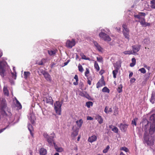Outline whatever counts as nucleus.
<instances>
[{
	"mask_svg": "<svg viewBox=\"0 0 155 155\" xmlns=\"http://www.w3.org/2000/svg\"><path fill=\"white\" fill-rule=\"evenodd\" d=\"M151 125L149 130V134L152 135L155 131V114H152L150 117Z\"/></svg>",
	"mask_w": 155,
	"mask_h": 155,
	"instance_id": "nucleus-1",
	"label": "nucleus"
},
{
	"mask_svg": "<svg viewBox=\"0 0 155 155\" xmlns=\"http://www.w3.org/2000/svg\"><path fill=\"white\" fill-rule=\"evenodd\" d=\"M63 103V100L61 102L58 101H56L54 103V110L56 113L59 115H60L61 114V107Z\"/></svg>",
	"mask_w": 155,
	"mask_h": 155,
	"instance_id": "nucleus-2",
	"label": "nucleus"
},
{
	"mask_svg": "<svg viewBox=\"0 0 155 155\" xmlns=\"http://www.w3.org/2000/svg\"><path fill=\"white\" fill-rule=\"evenodd\" d=\"M7 64V63L1 61H0V74L2 77H4L5 72V67Z\"/></svg>",
	"mask_w": 155,
	"mask_h": 155,
	"instance_id": "nucleus-3",
	"label": "nucleus"
},
{
	"mask_svg": "<svg viewBox=\"0 0 155 155\" xmlns=\"http://www.w3.org/2000/svg\"><path fill=\"white\" fill-rule=\"evenodd\" d=\"M148 135L146 131L144 133V140L146 141L147 144L149 146H152L154 144V139L151 137L150 140H149L148 138Z\"/></svg>",
	"mask_w": 155,
	"mask_h": 155,
	"instance_id": "nucleus-4",
	"label": "nucleus"
},
{
	"mask_svg": "<svg viewBox=\"0 0 155 155\" xmlns=\"http://www.w3.org/2000/svg\"><path fill=\"white\" fill-rule=\"evenodd\" d=\"M99 36L100 38L105 41H109L111 40L110 36L104 32H101L99 34Z\"/></svg>",
	"mask_w": 155,
	"mask_h": 155,
	"instance_id": "nucleus-5",
	"label": "nucleus"
},
{
	"mask_svg": "<svg viewBox=\"0 0 155 155\" xmlns=\"http://www.w3.org/2000/svg\"><path fill=\"white\" fill-rule=\"evenodd\" d=\"M43 101L47 104H53V101L51 97L49 95H48L43 98Z\"/></svg>",
	"mask_w": 155,
	"mask_h": 155,
	"instance_id": "nucleus-6",
	"label": "nucleus"
},
{
	"mask_svg": "<svg viewBox=\"0 0 155 155\" xmlns=\"http://www.w3.org/2000/svg\"><path fill=\"white\" fill-rule=\"evenodd\" d=\"M75 45V42L74 39H72L71 41L68 40L66 42V46L68 48H71Z\"/></svg>",
	"mask_w": 155,
	"mask_h": 155,
	"instance_id": "nucleus-7",
	"label": "nucleus"
},
{
	"mask_svg": "<svg viewBox=\"0 0 155 155\" xmlns=\"http://www.w3.org/2000/svg\"><path fill=\"white\" fill-rule=\"evenodd\" d=\"M105 83L104 80V78L102 76L99 81L96 84L97 87L98 88L103 86H105Z\"/></svg>",
	"mask_w": 155,
	"mask_h": 155,
	"instance_id": "nucleus-8",
	"label": "nucleus"
},
{
	"mask_svg": "<svg viewBox=\"0 0 155 155\" xmlns=\"http://www.w3.org/2000/svg\"><path fill=\"white\" fill-rule=\"evenodd\" d=\"M141 45H136L132 46L133 52L135 53L138 52L140 49Z\"/></svg>",
	"mask_w": 155,
	"mask_h": 155,
	"instance_id": "nucleus-9",
	"label": "nucleus"
},
{
	"mask_svg": "<svg viewBox=\"0 0 155 155\" xmlns=\"http://www.w3.org/2000/svg\"><path fill=\"white\" fill-rule=\"evenodd\" d=\"M97 136L95 135H94L89 137L88 141L89 142L92 143L96 141L97 140Z\"/></svg>",
	"mask_w": 155,
	"mask_h": 155,
	"instance_id": "nucleus-10",
	"label": "nucleus"
},
{
	"mask_svg": "<svg viewBox=\"0 0 155 155\" xmlns=\"http://www.w3.org/2000/svg\"><path fill=\"white\" fill-rule=\"evenodd\" d=\"M128 125L127 124H123L122 123L120 124L119 126V127L120 130L123 132H125L128 127Z\"/></svg>",
	"mask_w": 155,
	"mask_h": 155,
	"instance_id": "nucleus-11",
	"label": "nucleus"
},
{
	"mask_svg": "<svg viewBox=\"0 0 155 155\" xmlns=\"http://www.w3.org/2000/svg\"><path fill=\"white\" fill-rule=\"evenodd\" d=\"M54 138L53 136H50L47 139V141L49 144L52 145L53 143L54 145L55 144L53 139Z\"/></svg>",
	"mask_w": 155,
	"mask_h": 155,
	"instance_id": "nucleus-12",
	"label": "nucleus"
},
{
	"mask_svg": "<svg viewBox=\"0 0 155 155\" xmlns=\"http://www.w3.org/2000/svg\"><path fill=\"white\" fill-rule=\"evenodd\" d=\"M44 77L47 81L49 82H51V78L50 75L48 73V72L44 74Z\"/></svg>",
	"mask_w": 155,
	"mask_h": 155,
	"instance_id": "nucleus-13",
	"label": "nucleus"
},
{
	"mask_svg": "<svg viewBox=\"0 0 155 155\" xmlns=\"http://www.w3.org/2000/svg\"><path fill=\"white\" fill-rule=\"evenodd\" d=\"M95 119L97 120L100 124H101L103 122V119L101 116L98 114L96 115Z\"/></svg>",
	"mask_w": 155,
	"mask_h": 155,
	"instance_id": "nucleus-14",
	"label": "nucleus"
},
{
	"mask_svg": "<svg viewBox=\"0 0 155 155\" xmlns=\"http://www.w3.org/2000/svg\"><path fill=\"white\" fill-rule=\"evenodd\" d=\"M93 43L94 45L96 47L97 50L99 51H102L103 49L100 45L96 41H94Z\"/></svg>",
	"mask_w": 155,
	"mask_h": 155,
	"instance_id": "nucleus-15",
	"label": "nucleus"
},
{
	"mask_svg": "<svg viewBox=\"0 0 155 155\" xmlns=\"http://www.w3.org/2000/svg\"><path fill=\"white\" fill-rule=\"evenodd\" d=\"M123 35L125 37V38H127V39H129V30H128V31L125 30L124 31V30H123Z\"/></svg>",
	"mask_w": 155,
	"mask_h": 155,
	"instance_id": "nucleus-16",
	"label": "nucleus"
},
{
	"mask_svg": "<svg viewBox=\"0 0 155 155\" xmlns=\"http://www.w3.org/2000/svg\"><path fill=\"white\" fill-rule=\"evenodd\" d=\"M39 152L41 155H46L47 153V151L46 149L41 148L40 149Z\"/></svg>",
	"mask_w": 155,
	"mask_h": 155,
	"instance_id": "nucleus-17",
	"label": "nucleus"
},
{
	"mask_svg": "<svg viewBox=\"0 0 155 155\" xmlns=\"http://www.w3.org/2000/svg\"><path fill=\"white\" fill-rule=\"evenodd\" d=\"M150 101L152 104H154L155 102V92H153L151 94V96Z\"/></svg>",
	"mask_w": 155,
	"mask_h": 155,
	"instance_id": "nucleus-18",
	"label": "nucleus"
},
{
	"mask_svg": "<svg viewBox=\"0 0 155 155\" xmlns=\"http://www.w3.org/2000/svg\"><path fill=\"white\" fill-rule=\"evenodd\" d=\"M76 123L78 126L80 128L81 127L83 123V121L82 119H80L79 120L76 121Z\"/></svg>",
	"mask_w": 155,
	"mask_h": 155,
	"instance_id": "nucleus-19",
	"label": "nucleus"
},
{
	"mask_svg": "<svg viewBox=\"0 0 155 155\" xmlns=\"http://www.w3.org/2000/svg\"><path fill=\"white\" fill-rule=\"evenodd\" d=\"M3 91L5 95L8 96H9V91L7 87H4L3 88Z\"/></svg>",
	"mask_w": 155,
	"mask_h": 155,
	"instance_id": "nucleus-20",
	"label": "nucleus"
},
{
	"mask_svg": "<svg viewBox=\"0 0 155 155\" xmlns=\"http://www.w3.org/2000/svg\"><path fill=\"white\" fill-rule=\"evenodd\" d=\"M74 78L76 81L73 82V84L75 85H77L78 84V75H75Z\"/></svg>",
	"mask_w": 155,
	"mask_h": 155,
	"instance_id": "nucleus-21",
	"label": "nucleus"
},
{
	"mask_svg": "<svg viewBox=\"0 0 155 155\" xmlns=\"http://www.w3.org/2000/svg\"><path fill=\"white\" fill-rule=\"evenodd\" d=\"M30 73L29 71H25L24 72V78L27 79L28 77L30 76Z\"/></svg>",
	"mask_w": 155,
	"mask_h": 155,
	"instance_id": "nucleus-22",
	"label": "nucleus"
},
{
	"mask_svg": "<svg viewBox=\"0 0 155 155\" xmlns=\"http://www.w3.org/2000/svg\"><path fill=\"white\" fill-rule=\"evenodd\" d=\"M131 61L132 62L130 64V66L131 67H134L136 64V60L134 58H133L132 59Z\"/></svg>",
	"mask_w": 155,
	"mask_h": 155,
	"instance_id": "nucleus-23",
	"label": "nucleus"
},
{
	"mask_svg": "<svg viewBox=\"0 0 155 155\" xmlns=\"http://www.w3.org/2000/svg\"><path fill=\"white\" fill-rule=\"evenodd\" d=\"M94 68L96 69V70L98 71L100 70V67L98 64L97 61H95L94 64Z\"/></svg>",
	"mask_w": 155,
	"mask_h": 155,
	"instance_id": "nucleus-24",
	"label": "nucleus"
},
{
	"mask_svg": "<svg viewBox=\"0 0 155 155\" xmlns=\"http://www.w3.org/2000/svg\"><path fill=\"white\" fill-rule=\"evenodd\" d=\"M139 22L142 26H143V25H144V24L145 22V20L144 18H141L139 20Z\"/></svg>",
	"mask_w": 155,
	"mask_h": 155,
	"instance_id": "nucleus-25",
	"label": "nucleus"
},
{
	"mask_svg": "<svg viewBox=\"0 0 155 155\" xmlns=\"http://www.w3.org/2000/svg\"><path fill=\"white\" fill-rule=\"evenodd\" d=\"M118 72V69H117L113 71V77L114 78H115L117 77V74Z\"/></svg>",
	"mask_w": 155,
	"mask_h": 155,
	"instance_id": "nucleus-26",
	"label": "nucleus"
},
{
	"mask_svg": "<svg viewBox=\"0 0 155 155\" xmlns=\"http://www.w3.org/2000/svg\"><path fill=\"white\" fill-rule=\"evenodd\" d=\"M151 7L152 8H155V0H152L150 1Z\"/></svg>",
	"mask_w": 155,
	"mask_h": 155,
	"instance_id": "nucleus-27",
	"label": "nucleus"
},
{
	"mask_svg": "<svg viewBox=\"0 0 155 155\" xmlns=\"http://www.w3.org/2000/svg\"><path fill=\"white\" fill-rule=\"evenodd\" d=\"M102 91L103 92L109 93L110 92V90L107 87H105L102 89Z\"/></svg>",
	"mask_w": 155,
	"mask_h": 155,
	"instance_id": "nucleus-28",
	"label": "nucleus"
},
{
	"mask_svg": "<svg viewBox=\"0 0 155 155\" xmlns=\"http://www.w3.org/2000/svg\"><path fill=\"white\" fill-rule=\"evenodd\" d=\"M78 130L76 129L74 130L73 132L71 135L72 136L75 137L77 136L78 134Z\"/></svg>",
	"mask_w": 155,
	"mask_h": 155,
	"instance_id": "nucleus-29",
	"label": "nucleus"
},
{
	"mask_svg": "<svg viewBox=\"0 0 155 155\" xmlns=\"http://www.w3.org/2000/svg\"><path fill=\"white\" fill-rule=\"evenodd\" d=\"M122 87L123 86L121 84H120V85H119L117 89V91L119 93H120L122 91Z\"/></svg>",
	"mask_w": 155,
	"mask_h": 155,
	"instance_id": "nucleus-30",
	"label": "nucleus"
},
{
	"mask_svg": "<svg viewBox=\"0 0 155 155\" xmlns=\"http://www.w3.org/2000/svg\"><path fill=\"white\" fill-rule=\"evenodd\" d=\"M93 105V103L92 102L89 101L86 103V105L88 108H90L91 106H92Z\"/></svg>",
	"mask_w": 155,
	"mask_h": 155,
	"instance_id": "nucleus-31",
	"label": "nucleus"
},
{
	"mask_svg": "<svg viewBox=\"0 0 155 155\" xmlns=\"http://www.w3.org/2000/svg\"><path fill=\"white\" fill-rule=\"evenodd\" d=\"M78 70L79 71L82 72L84 71V69L82 66L80 64H79L78 65Z\"/></svg>",
	"mask_w": 155,
	"mask_h": 155,
	"instance_id": "nucleus-32",
	"label": "nucleus"
},
{
	"mask_svg": "<svg viewBox=\"0 0 155 155\" xmlns=\"http://www.w3.org/2000/svg\"><path fill=\"white\" fill-rule=\"evenodd\" d=\"M87 83L89 85H91V81H92L93 79L91 78L87 77Z\"/></svg>",
	"mask_w": 155,
	"mask_h": 155,
	"instance_id": "nucleus-33",
	"label": "nucleus"
},
{
	"mask_svg": "<svg viewBox=\"0 0 155 155\" xmlns=\"http://www.w3.org/2000/svg\"><path fill=\"white\" fill-rule=\"evenodd\" d=\"M144 43L148 44L150 43V40L149 38H145L143 41Z\"/></svg>",
	"mask_w": 155,
	"mask_h": 155,
	"instance_id": "nucleus-34",
	"label": "nucleus"
},
{
	"mask_svg": "<svg viewBox=\"0 0 155 155\" xmlns=\"http://www.w3.org/2000/svg\"><path fill=\"white\" fill-rule=\"evenodd\" d=\"M112 130L114 133H117L118 132V129L117 127L114 126L113 128L112 129Z\"/></svg>",
	"mask_w": 155,
	"mask_h": 155,
	"instance_id": "nucleus-35",
	"label": "nucleus"
},
{
	"mask_svg": "<svg viewBox=\"0 0 155 155\" xmlns=\"http://www.w3.org/2000/svg\"><path fill=\"white\" fill-rule=\"evenodd\" d=\"M48 53L50 55H54L55 54L56 52L54 51H48Z\"/></svg>",
	"mask_w": 155,
	"mask_h": 155,
	"instance_id": "nucleus-36",
	"label": "nucleus"
},
{
	"mask_svg": "<svg viewBox=\"0 0 155 155\" xmlns=\"http://www.w3.org/2000/svg\"><path fill=\"white\" fill-rule=\"evenodd\" d=\"M120 150H122L126 152H128L129 151V150L128 148L125 147H121L120 148Z\"/></svg>",
	"mask_w": 155,
	"mask_h": 155,
	"instance_id": "nucleus-37",
	"label": "nucleus"
},
{
	"mask_svg": "<svg viewBox=\"0 0 155 155\" xmlns=\"http://www.w3.org/2000/svg\"><path fill=\"white\" fill-rule=\"evenodd\" d=\"M89 69L88 68H86V71L85 72L84 74L85 76L87 77H88V75L87 74H89Z\"/></svg>",
	"mask_w": 155,
	"mask_h": 155,
	"instance_id": "nucleus-38",
	"label": "nucleus"
},
{
	"mask_svg": "<svg viewBox=\"0 0 155 155\" xmlns=\"http://www.w3.org/2000/svg\"><path fill=\"white\" fill-rule=\"evenodd\" d=\"M118 109L117 108H115V109L114 110V115L116 116L118 114Z\"/></svg>",
	"mask_w": 155,
	"mask_h": 155,
	"instance_id": "nucleus-39",
	"label": "nucleus"
},
{
	"mask_svg": "<svg viewBox=\"0 0 155 155\" xmlns=\"http://www.w3.org/2000/svg\"><path fill=\"white\" fill-rule=\"evenodd\" d=\"M109 148H110V147H109V145L107 146V147H106V148L103 150V153H107L108 152V150H109Z\"/></svg>",
	"mask_w": 155,
	"mask_h": 155,
	"instance_id": "nucleus-40",
	"label": "nucleus"
},
{
	"mask_svg": "<svg viewBox=\"0 0 155 155\" xmlns=\"http://www.w3.org/2000/svg\"><path fill=\"white\" fill-rule=\"evenodd\" d=\"M123 53L125 54H132V51H124Z\"/></svg>",
	"mask_w": 155,
	"mask_h": 155,
	"instance_id": "nucleus-41",
	"label": "nucleus"
},
{
	"mask_svg": "<svg viewBox=\"0 0 155 155\" xmlns=\"http://www.w3.org/2000/svg\"><path fill=\"white\" fill-rule=\"evenodd\" d=\"M137 120V118H135L132 121V124L133 125H135L136 126L137 125L136 121Z\"/></svg>",
	"mask_w": 155,
	"mask_h": 155,
	"instance_id": "nucleus-42",
	"label": "nucleus"
},
{
	"mask_svg": "<svg viewBox=\"0 0 155 155\" xmlns=\"http://www.w3.org/2000/svg\"><path fill=\"white\" fill-rule=\"evenodd\" d=\"M16 104L17 105V106L19 107V109H21L22 107L20 103L19 102L18 100H16Z\"/></svg>",
	"mask_w": 155,
	"mask_h": 155,
	"instance_id": "nucleus-43",
	"label": "nucleus"
},
{
	"mask_svg": "<svg viewBox=\"0 0 155 155\" xmlns=\"http://www.w3.org/2000/svg\"><path fill=\"white\" fill-rule=\"evenodd\" d=\"M14 73H14L13 72L11 73L12 77L14 79H16V77H17L16 73V72H15Z\"/></svg>",
	"mask_w": 155,
	"mask_h": 155,
	"instance_id": "nucleus-44",
	"label": "nucleus"
},
{
	"mask_svg": "<svg viewBox=\"0 0 155 155\" xmlns=\"http://www.w3.org/2000/svg\"><path fill=\"white\" fill-rule=\"evenodd\" d=\"M97 61L100 62H102L103 61V59L102 57H97Z\"/></svg>",
	"mask_w": 155,
	"mask_h": 155,
	"instance_id": "nucleus-45",
	"label": "nucleus"
},
{
	"mask_svg": "<svg viewBox=\"0 0 155 155\" xmlns=\"http://www.w3.org/2000/svg\"><path fill=\"white\" fill-rule=\"evenodd\" d=\"M139 71L143 74H145L146 72V71L144 68H140L139 70Z\"/></svg>",
	"mask_w": 155,
	"mask_h": 155,
	"instance_id": "nucleus-46",
	"label": "nucleus"
},
{
	"mask_svg": "<svg viewBox=\"0 0 155 155\" xmlns=\"http://www.w3.org/2000/svg\"><path fill=\"white\" fill-rule=\"evenodd\" d=\"M122 27L124 28L123 30H124V31H128V30H129L128 28H127V25L125 24H124L123 25Z\"/></svg>",
	"mask_w": 155,
	"mask_h": 155,
	"instance_id": "nucleus-47",
	"label": "nucleus"
},
{
	"mask_svg": "<svg viewBox=\"0 0 155 155\" xmlns=\"http://www.w3.org/2000/svg\"><path fill=\"white\" fill-rule=\"evenodd\" d=\"M56 151L59 152H61L63 151V149L61 147H59L56 148Z\"/></svg>",
	"mask_w": 155,
	"mask_h": 155,
	"instance_id": "nucleus-48",
	"label": "nucleus"
},
{
	"mask_svg": "<svg viewBox=\"0 0 155 155\" xmlns=\"http://www.w3.org/2000/svg\"><path fill=\"white\" fill-rule=\"evenodd\" d=\"M30 119L31 120V122L32 124H33L35 123V119L34 118L32 117V115H31L30 117Z\"/></svg>",
	"mask_w": 155,
	"mask_h": 155,
	"instance_id": "nucleus-49",
	"label": "nucleus"
},
{
	"mask_svg": "<svg viewBox=\"0 0 155 155\" xmlns=\"http://www.w3.org/2000/svg\"><path fill=\"white\" fill-rule=\"evenodd\" d=\"M80 55L81 56L82 59H84L86 57L83 53H81Z\"/></svg>",
	"mask_w": 155,
	"mask_h": 155,
	"instance_id": "nucleus-50",
	"label": "nucleus"
},
{
	"mask_svg": "<svg viewBox=\"0 0 155 155\" xmlns=\"http://www.w3.org/2000/svg\"><path fill=\"white\" fill-rule=\"evenodd\" d=\"M140 16H144V17L146 15V14L144 12H140L138 13Z\"/></svg>",
	"mask_w": 155,
	"mask_h": 155,
	"instance_id": "nucleus-51",
	"label": "nucleus"
},
{
	"mask_svg": "<svg viewBox=\"0 0 155 155\" xmlns=\"http://www.w3.org/2000/svg\"><path fill=\"white\" fill-rule=\"evenodd\" d=\"M136 80L134 78H132L130 80V82L131 83H134Z\"/></svg>",
	"mask_w": 155,
	"mask_h": 155,
	"instance_id": "nucleus-52",
	"label": "nucleus"
},
{
	"mask_svg": "<svg viewBox=\"0 0 155 155\" xmlns=\"http://www.w3.org/2000/svg\"><path fill=\"white\" fill-rule=\"evenodd\" d=\"M134 16L135 18H137L139 19V20H140L142 18L140 17V15L139 14L137 15H135Z\"/></svg>",
	"mask_w": 155,
	"mask_h": 155,
	"instance_id": "nucleus-53",
	"label": "nucleus"
},
{
	"mask_svg": "<svg viewBox=\"0 0 155 155\" xmlns=\"http://www.w3.org/2000/svg\"><path fill=\"white\" fill-rule=\"evenodd\" d=\"M43 136L45 137L47 139L50 136L48 135V134L47 133H44L43 134Z\"/></svg>",
	"mask_w": 155,
	"mask_h": 155,
	"instance_id": "nucleus-54",
	"label": "nucleus"
},
{
	"mask_svg": "<svg viewBox=\"0 0 155 155\" xmlns=\"http://www.w3.org/2000/svg\"><path fill=\"white\" fill-rule=\"evenodd\" d=\"M31 126H32L31 125H30V124H29V125H28V129L29 130V131L30 132V133L31 134V135L33 136V134H32V133L31 130L29 128L30 127H31Z\"/></svg>",
	"mask_w": 155,
	"mask_h": 155,
	"instance_id": "nucleus-55",
	"label": "nucleus"
},
{
	"mask_svg": "<svg viewBox=\"0 0 155 155\" xmlns=\"http://www.w3.org/2000/svg\"><path fill=\"white\" fill-rule=\"evenodd\" d=\"M150 23H147L145 22V23L144 24V25H143V26L146 27L147 26H150Z\"/></svg>",
	"mask_w": 155,
	"mask_h": 155,
	"instance_id": "nucleus-56",
	"label": "nucleus"
},
{
	"mask_svg": "<svg viewBox=\"0 0 155 155\" xmlns=\"http://www.w3.org/2000/svg\"><path fill=\"white\" fill-rule=\"evenodd\" d=\"M93 118L92 117L90 116H87V120H93Z\"/></svg>",
	"mask_w": 155,
	"mask_h": 155,
	"instance_id": "nucleus-57",
	"label": "nucleus"
},
{
	"mask_svg": "<svg viewBox=\"0 0 155 155\" xmlns=\"http://www.w3.org/2000/svg\"><path fill=\"white\" fill-rule=\"evenodd\" d=\"M108 107H107V106H106L105 107V109H104V111L106 113H108V111L107 110H108Z\"/></svg>",
	"mask_w": 155,
	"mask_h": 155,
	"instance_id": "nucleus-58",
	"label": "nucleus"
},
{
	"mask_svg": "<svg viewBox=\"0 0 155 155\" xmlns=\"http://www.w3.org/2000/svg\"><path fill=\"white\" fill-rule=\"evenodd\" d=\"M40 71H41V73L42 74L44 75V74L45 73H47V72L45 71H44L43 70H40Z\"/></svg>",
	"mask_w": 155,
	"mask_h": 155,
	"instance_id": "nucleus-59",
	"label": "nucleus"
},
{
	"mask_svg": "<svg viewBox=\"0 0 155 155\" xmlns=\"http://www.w3.org/2000/svg\"><path fill=\"white\" fill-rule=\"evenodd\" d=\"M104 73V70H101L100 71V74L101 75H102Z\"/></svg>",
	"mask_w": 155,
	"mask_h": 155,
	"instance_id": "nucleus-60",
	"label": "nucleus"
},
{
	"mask_svg": "<svg viewBox=\"0 0 155 155\" xmlns=\"http://www.w3.org/2000/svg\"><path fill=\"white\" fill-rule=\"evenodd\" d=\"M8 126H7L6 127L4 128L3 129L0 130V133L2 132L3 131H4V130H5Z\"/></svg>",
	"mask_w": 155,
	"mask_h": 155,
	"instance_id": "nucleus-61",
	"label": "nucleus"
},
{
	"mask_svg": "<svg viewBox=\"0 0 155 155\" xmlns=\"http://www.w3.org/2000/svg\"><path fill=\"white\" fill-rule=\"evenodd\" d=\"M38 64L39 65H43L44 64L41 61H40L38 63Z\"/></svg>",
	"mask_w": 155,
	"mask_h": 155,
	"instance_id": "nucleus-62",
	"label": "nucleus"
},
{
	"mask_svg": "<svg viewBox=\"0 0 155 155\" xmlns=\"http://www.w3.org/2000/svg\"><path fill=\"white\" fill-rule=\"evenodd\" d=\"M2 115L3 116H5V117H7L8 116L7 114L6 113L5 111H3V112L2 114Z\"/></svg>",
	"mask_w": 155,
	"mask_h": 155,
	"instance_id": "nucleus-63",
	"label": "nucleus"
},
{
	"mask_svg": "<svg viewBox=\"0 0 155 155\" xmlns=\"http://www.w3.org/2000/svg\"><path fill=\"white\" fill-rule=\"evenodd\" d=\"M41 61L43 63V64H44L46 62V59L45 58H42L41 59Z\"/></svg>",
	"mask_w": 155,
	"mask_h": 155,
	"instance_id": "nucleus-64",
	"label": "nucleus"
}]
</instances>
